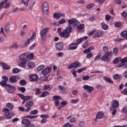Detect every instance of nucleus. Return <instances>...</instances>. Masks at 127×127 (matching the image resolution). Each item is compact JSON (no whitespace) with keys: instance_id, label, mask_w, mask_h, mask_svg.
Listing matches in <instances>:
<instances>
[{"instance_id":"f257e3e1","label":"nucleus","mask_w":127,"mask_h":127,"mask_svg":"<svg viewBox=\"0 0 127 127\" xmlns=\"http://www.w3.org/2000/svg\"><path fill=\"white\" fill-rule=\"evenodd\" d=\"M74 19H69L67 21V22H68V26L64 29L65 34L67 36H69V35H71V33L72 32V24L74 23Z\"/></svg>"},{"instance_id":"f03ea898","label":"nucleus","mask_w":127,"mask_h":127,"mask_svg":"<svg viewBox=\"0 0 127 127\" xmlns=\"http://www.w3.org/2000/svg\"><path fill=\"white\" fill-rule=\"evenodd\" d=\"M49 30V28H46L41 30L40 31V36H41V42H44L46 40V34L48 32Z\"/></svg>"},{"instance_id":"7ed1b4c3","label":"nucleus","mask_w":127,"mask_h":127,"mask_svg":"<svg viewBox=\"0 0 127 127\" xmlns=\"http://www.w3.org/2000/svg\"><path fill=\"white\" fill-rule=\"evenodd\" d=\"M113 55H114V53H113V52L112 51L107 52L105 54V55L103 56L102 58V61H105V62H108V63L110 62V60L109 57H110V56L112 57Z\"/></svg>"},{"instance_id":"20e7f679","label":"nucleus","mask_w":127,"mask_h":127,"mask_svg":"<svg viewBox=\"0 0 127 127\" xmlns=\"http://www.w3.org/2000/svg\"><path fill=\"white\" fill-rule=\"evenodd\" d=\"M10 6V3H7V0H5L0 3V9L1 8H9Z\"/></svg>"},{"instance_id":"39448f33","label":"nucleus","mask_w":127,"mask_h":127,"mask_svg":"<svg viewBox=\"0 0 127 127\" xmlns=\"http://www.w3.org/2000/svg\"><path fill=\"white\" fill-rule=\"evenodd\" d=\"M43 12L44 14H47L49 10V6L47 2H45L42 5Z\"/></svg>"},{"instance_id":"423d86ee","label":"nucleus","mask_w":127,"mask_h":127,"mask_svg":"<svg viewBox=\"0 0 127 127\" xmlns=\"http://www.w3.org/2000/svg\"><path fill=\"white\" fill-rule=\"evenodd\" d=\"M62 30V28L61 27L59 28L58 29V33L59 34V35H60L61 37H62V38H68V37H69V36H70V35L69 36H67L66 35V33H65V30H64V31L61 32Z\"/></svg>"},{"instance_id":"0eeeda50","label":"nucleus","mask_w":127,"mask_h":127,"mask_svg":"<svg viewBox=\"0 0 127 127\" xmlns=\"http://www.w3.org/2000/svg\"><path fill=\"white\" fill-rule=\"evenodd\" d=\"M6 89H7V92H8V93H10V94L14 93V91H15L16 89L14 86L9 84H7L6 85Z\"/></svg>"},{"instance_id":"6e6552de","label":"nucleus","mask_w":127,"mask_h":127,"mask_svg":"<svg viewBox=\"0 0 127 127\" xmlns=\"http://www.w3.org/2000/svg\"><path fill=\"white\" fill-rule=\"evenodd\" d=\"M52 68L50 67H47L46 68L44 69L42 71V74L44 76H46V75L49 74L51 72Z\"/></svg>"},{"instance_id":"1a4fd4ad","label":"nucleus","mask_w":127,"mask_h":127,"mask_svg":"<svg viewBox=\"0 0 127 127\" xmlns=\"http://www.w3.org/2000/svg\"><path fill=\"white\" fill-rule=\"evenodd\" d=\"M80 66V63H79L78 61L75 62V63H73L69 65V66H68L67 69H72V68H77V67H79Z\"/></svg>"},{"instance_id":"9d476101","label":"nucleus","mask_w":127,"mask_h":127,"mask_svg":"<svg viewBox=\"0 0 127 127\" xmlns=\"http://www.w3.org/2000/svg\"><path fill=\"white\" fill-rule=\"evenodd\" d=\"M56 48L58 50H63L64 48V44L63 42H60L56 44Z\"/></svg>"},{"instance_id":"9b49d317","label":"nucleus","mask_w":127,"mask_h":127,"mask_svg":"<svg viewBox=\"0 0 127 127\" xmlns=\"http://www.w3.org/2000/svg\"><path fill=\"white\" fill-rule=\"evenodd\" d=\"M83 88L84 90H87L88 93H91V92L94 90V87L88 85H84Z\"/></svg>"},{"instance_id":"f8f14e48","label":"nucleus","mask_w":127,"mask_h":127,"mask_svg":"<svg viewBox=\"0 0 127 127\" xmlns=\"http://www.w3.org/2000/svg\"><path fill=\"white\" fill-rule=\"evenodd\" d=\"M29 77H30V81L31 82H34L38 80V75L36 74L30 75Z\"/></svg>"},{"instance_id":"ddd939ff","label":"nucleus","mask_w":127,"mask_h":127,"mask_svg":"<svg viewBox=\"0 0 127 127\" xmlns=\"http://www.w3.org/2000/svg\"><path fill=\"white\" fill-rule=\"evenodd\" d=\"M58 88L61 90V94L63 95H66L67 94V91L65 87L62 86V85H59Z\"/></svg>"},{"instance_id":"4468645a","label":"nucleus","mask_w":127,"mask_h":127,"mask_svg":"<svg viewBox=\"0 0 127 127\" xmlns=\"http://www.w3.org/2000/svg\"><path fill=\"white\" fill-rule=\"evenodd\" d=\"M9 83H11V84H14L17 83V79H16V76H11L9 78Z\"/></svg>"},{"instance_id":"2eb2a0df","label":"nucleus","mask_w":127,"mask_h":127,"mask_svg":"<svg viewBox=\"0 0 127 127\" xmlns=\"http://www.w3.org/2000/svg\"><path fill=\"white\" fill-rule=\"evenodd\" d=\"M28 54V53H24L22 55L19 56V61H23L25 60V61H27V59L25 58V56H26Z\"/></svg>"},{"instance_id":"dca6fc26","label":"nucleus","mask_w":127,"mask_h":127,"mask_svg":"<svg viewBox=\"0 0 127 127\" xmlns=\"http://www.w3.org/2000/svg\"><path fill=\"white\" fill-rule=\"evenodd\" d=\"M127 58H124L122 60L121 63L118 64L117 68H121L124 66V63H127Z\"/></svg>"},{"instance_id":"f3484780","label":"nucleus","mask_w":127,"mask_h":127,"mask_svg":"<svg viewBox=\"0 0 127 127\" xmlns=\"http://www.w3.org/2000/svg\"><path fill=\"white\" fill-rule=\"evenodd\" d=\"M61 16H63L64 17L65 16V14L62 13H55L54 14L53 17L56 18V19H59L61 17Z\"/></svg>"},{"instance_id":"a211bd4d","label":"nucleus","mask_w":127,"mask_h":127,"mask_svg":"<svg viewBox=\"0 0 127 127\" xmlns=\"http://www.w3.org/2000/svg\"><path fill=\"white\" fill-rule=\"evenodd\" d=\"M119 101H117V100H114L113 103H112V105L110 107L111 109H117V108H118V107H119Z\"/></svg>"},{"instance_id":"6ab92c4d","label":"nucleus","mask_w":127,"mask_h":127,"mask_svg":"<svg viewBox=\"0 0 127 127\" xmlns=\"http://www.w3.org/2000/svg\"><path fill=\"white\" fill-rule=\"evenodd\" d=\"M22 124L25 126V127H28L29 125H30V121L27 119H23L22 120Z\"/></svg>"},{"instance_id":"aec40b11","label":"nucleus","mask_w":127,"mask_h":127,"mask_svg":"<svg viewBox=\"0 0 127 127\" xmlns=\"http://www.w3.org/2000/svg\"><path fill=\"white\" fill-rule=\"evenodd\" d=\"M103 34H104V32L103 31H101L100 32H97L94 34L93 37V38H97V37H101Z\"/></svg>"},{"instance_id":"412c9836","label":"nucleus","mask_w":127,"mask_h":127,"mask_svg":"<svg viewBox=\"0 0 127 127\" xmlns=\"http://www.w3.org/2000/svg\"><path fill=\"white\" fill-rule=\"evenodd\" d=\"M84 39L85 40H87V39H88V37L85 36V37H83L82 38H80L77 39L76 44H77V45H78V44H80V43H82L83 42V40H84Z\"/></svg>"},{"instance_id":"4be33fe9","label":"nucleus","mask_w":127,"mask_h":127,"mask_svg":"<svg viewBox=\"0 0 127 127\" xmlns=\"http://www.w3.org/2000/svg\"><path fill=\"white\" fill-rule=\"evenodd\" d=\"M27 61L23 60V61H21L19 64V66L21 67L22 68H25L26 65V63Z\"/></svg>"},{"instance_id":"5701e85b","label":"nucleus","mask_w":127,"mask_h":127,"mask_svg":"<svg viewBox=\"0 0 127 127\" xmlns=\"http://www.w3.org/2000/svg\"><path fill=\"white\" fill-rule=\"evenodd\" d=\"M102 118H104V113L102 112H100L97 114L96 119L99 120V119H102Z\"/></svg>"},{"instance_id":"b1692460","label":"nucleus","mask_w":127,"mask_h":127,"mask_svg":"<svg viewBox=\"0 0 127 127\" xmlns=\"http://www.w3.org/2000/svg\"><path fill=\"white\" fill-rule=\"evenodd\" d=\"M33 91H35V95L36 96H38L41 94V91H40V88H34L33 89Z\"/></svg>"},{"instance_id":"393cba45","label":"nucleus","mask_w":127,"mask_h":127,"mask_svg":"<svg viewBox=\"0 0 127 127\" xmlns=\"http://www.w3.org/2000/svg\"><path fill=\"white\" fill-rule=\"evenodd\" d=\"M103 78L105 80V81H106V82H108V83H109L110 84H113V83H114V81H113V80H112L111 78L107 76H104Z\"/></svg>"},{"instance_id":"a878e982","label":"nucleus","mask_w":127,"mask_h":127,"mask_svg":"<svg viewBox=\"0 0 127 127\" xmlns=\"http://www.w3.org/2000/svg\"><path fill=\"white\" fill-rule=\"evenodd\" d=\"M33 106V102L32 101H29L25 104L26 108H30Z\"/></svg>"},{"instance_id":"bb28decb","label":"nucleus","mask_w":127,"mask_h":127,"mask_svg":"<svg viewBox=\"0 0 127 127\" xmlns=\"http://www.w3.org/2000/svg\"><path fill=\"white\" fill-rule=\"evenodd\" d=\"M101 25L102 26L103 29H104V30H107V29H108L109 28V26L108 25L105 24L104 22L101 23Z\"/></svg>"},{"instance_id":"cd10ccee","label":"nucleus","mask_w":127,"mask_h":127,"mask_svg":"<svg viewBox=\"0 0 127 127\" xmlns=\"http://www.w3.org/2000/svg\"><path fill=\"white\" fill-rule=\"evenodd\" d=\"M21 2L25 5V6H28V2H29V0H21Z\"/></svg>"},{"instance_id":"c85d7f7f","label":"nucleus","mask_w":127,"mask_h":127,"mask_svg":"<svg viewBox=\"0 0 127 127\" xmlns=\"http://www.w3.org/2000/svg\"><path fill=\"white\" fill-rule=\"evenodd\" d=\"M18 48V44L17 43H14L9 47L10 49H12V48Z\"/></svg>"},{"instance_id":"c756f323","label":"nucleus","mask_w":127,"mask_h":127,"mask_svg":"<svg viewBox=\"0 0 127 127\" xmlns=\"http://www.w3.org/2000/svg\"><path fill=\"white\" fill-rule=\"evenodd\" d=\"M80 23H79V21L74 20V21H73V27H74L75 28H77L78 26H79Z\"/></svg>"},{"instance_id":"7c9ffc66","label":"nucleus","mask_w":127,"mask_h":127,"mask_svg":"<svg viewBox=\"0 0 127 127\" xmlns=\"http://www.w3.org/2000/svg\"><path fill=\"white\" fill-rule=\"evenodd\" d=\"M3 112H4V115L5 116H7V115L10 114V112H9V109H7V108H4L3 110Z\"/></svg>"},{"instance_id":"2f4dec72","label":"nucleus","mask_w":127,"mask_h":127,"mask_svg":"<svg viewBox=\"0 0 127 127\" xmlns=\"http://www.w3.org/2000/svg\"><path fill=\"white\" fill-rule=\"evenodd\" d=\"M122 60H123V59H122L121 58H116L113 61V63L114 64H118V63L122 61Z\"/></svg>"},{"instance_id":"473e14b6","label":"nucleus","mask_w":127,"mask_h":127,"mask_svg":"<svg viewBox=\"0 0 127 127\" xmlns=\"http://www.w3.org/2000/svg\"><path fill=\"white\" fill-rule=\"evenodd\" d=\"M10 28V24L8 23L5 25L4 29L6 32H7V31H9Z\"/></svg>"},{"instance_id":"72a5a7b5","label":"nucleus","mask_w":127,"mask_h":127,"mask_svg":"<svg viewBox=\"0 0 127 127\" xmlns=\"http://www.w3.org/2000/svg\"><path fill=\"white\" fill-rule=\"evenodd\" d=\"M49 94V92L48 91H45L42 93V95H41L39 97L40 98H44L45 97H46L47 95Z\"/></svg>"},{"instance_id":"f704fd0d","label":"nucleus","mask_w":127,"mask_h":127,"mask_svg":"<svg viewBox=\"0 0 127 127\" xmlns=\"http://www.w3.org/2000/svg\"><path fill=\"white\" fill-rule=\"evenodd\" d=\"M44 67H45V65H44V64H42L40 66H39L37 68V70L36 71L37 72H39V71H41V70H42Z\"/></svg>"},{"instance_id":"c9c22d12","label":"nucleus","mask_w":127,"mask_h":127,"mask_svg":"<svg viewBox=\"0 0 127 127\" xmlns=\"http://www.w3.org/2000/svg\"><path fill=\"white\" fill-rule=\"evenodd\" d=\"M27 65L29 67V68H33L34 67V66H35L34 63H33L32 62L28 63Z\"/></svg>"},{"instance_id":"e433bc0d","label":"nucleus","mask_w":127,"mask_h":127,"mask_svg":"<svg viewBox=\"0 0 127 127\" xmlns=\"http://www.w3.org/2000/svg\"><path fill=\"white\" fill-rule=\"evenodd\" d=\"M110 110L111 112H112V115L115 116L116 115V114H117V109L113 108L111 109V107H110Z\"/></svg>"},{"instance_id":"4c0bfd02","label":"nucleus","mask_w":127,"mask_h":127,"mask_svg":"<svg viewBox=\"0 0 127 127\" xmlns=\"http://www.w3.org/2000/svg\"><path fill=\"white\" fill-rule=\"evenodd\" d=\"M0 85L2 86V87H5L6 88V85H9L8 84H6V82L4 80H2L0 82Z\"/></svg>"},{"instance_id":"58836bf2","label":"nucleus","mask_w":127,"mask_h":127,"mask_svg":"<svg viewBox=\"0 0 127 127\" xmlns=\"http://www.w3.org/2000/svg\"><path fill=\"white\" fill-rule=\"evenodd\" d=\"M78 127H85V122L84 121H80L77 126Z\"/></svg>"},{"instance_id":"ea45409f","label":"nucleus","mask_w":127,"mask_h":127,"mask_svg":"<svg viewBox=\"0 0 127 127\" xmlns=\"http://www.w3.org/2000/svg\"><path fill=\"white\" fill-rule=\"evenodd\" d=\"M33 57H34V54L33 53H31L26 56V58L28 59H33Z\"/></svg>"},{"instance_id":"a19ab883","label":"nucleus","mask_w":127,"mask_h":127,"mask_svg":"<svg viewBox=\"0 0 127 127\" xmlns=\"http://www.w3.org/2000/svg\"><path fill=\"white\" fill-rule=\"evenodd\" d=\"M89 44V41L87 40L82 45L83 48L85 49V48H87L88 47V45Z\"/></svg>"},{"instance_id":"79ce46f5","label":"nucleus","mask_w":127,"mask_h":127,"mask_svg":"<svg viewBox=\"0 0 127 127\" xmlns=\"http://www.w3.org/2000/svg\"><path fill=\"white\" fill-rule=\"evenodd\" d=\"M7 108H9V109H10L11 110H12L13 109V105L11 103H8L6 105Z\"/></svg>"},{"instance_id":"37998d69","label":"nucleus","mask_w":127,"mask_h":127,"mask_svg":"<svg viewBox=\"0 0 127 127\" xmlns=\"http://www.w3.org/2000/svg\"><path fill=\"white\" fill-rule=\"evenodd\" d=\"M27 119H30V120H33L34 119H37V116H31L28 115L27 116Z\"/></svg>"},{"instance_id":"c03bdc74","label":"nucleus","mask_w":127,"mask_h":127,"mask_svg":"<svg viewBox=\"0 0 127 127\" xmlns=\"http://www.w3.org/2000/svg\"><path fill=\"white\" fill-rule=\"evenodd\" d=\"M2 66L3 69H5L6 70H7L8 69H9L10 68V66L7 65L6 64H3Z\"/></svg>"},{"instance_id":"a18cd8bd","label":"nucleus","mask_w":127,"mask_h":127,"mask_svg":"<svg viewBox=\"0 0 127 127\" xmlns=\"http://www.w3.org/2000/svg\"><path fill=\"white\" fill-rule=\"evenodd\" d=\"M121 36L122 37H127V31H124L121 33Z\"/></svg>"},{"instance_id":"49530a36","label":"nucleus","mask_w":127,"mask_h":127,"mask_svg":"<svg viewBox=\"0 0 127 127\" xmlns=\"http://www.w3.org/2000/svg\"><path fill=\"white\" fill-rule=\"evenodd\" d=\"M118 49L117 47H115L114 49H113V54L115 55V56H117V55H118Z\"/></svg>"},{"instance_id":"de8ad7c7","label":"nucleus","mask_w":127,"mask_h":127,"mask_svg":"<svg viewBox=\"0 0 127 127\" xmlns=\"http://www.w3.org/2000/svg\"><path fill=\"white\" fill-rule=\"evenodd\" d=\"M19 84L20 85L24 86V85H26V81L24 79L21 80H20Z\"/></svg>"},{"instance_id":"09e8293b","label":"nucleus","mask_w":127,"mask_h":127,"mask_svg":"<svg viewBox=\"0 0 127 127\" xmlns=\"http://www.w3.org/2000/svg\"><path fill=\"white\" fill-rule=\"evenodd\" d=\"M38 114V111L37 110H34L30 112V115H37Z\"/></svg>"},{"instance_id":"8fccbe9b","label":"nucleus","mask_w":127,"mask_h":127,"mask_svg":"<svg viewBox=\"0 0 127 127\" xmlns=\"http://www.w3.org/2000/svg\"><path fill=\"white\" fill-rule=\"evenodd\" d=\"M80 101V99L79 98H77L76 99H72L70 101V103L76 104V103H78Z\"/></svg>"},{"instance_id":"3c124183","label":"nucleus","mask_w":127,"mask_h":127,"mask_svg":"<svg viewBox=\"0 0 127 127\" xmlns=\"http://www.w3.org/2000/svg\"><path fill=\"white\" fill-rule=\"evenodd\" d=\"M18 90L21 91L22 93H24V92L26 91V89H25V87H19Z\"/></svg>"},{"instance_id":"603ef678","label":"nucleus","mask_w":127,"mask_h":127,"mask_svg":"<svg viewBox=\"0 0 127 127\" xmlns=\"http://www.w3.org/2000/svg\"><path fill=\"white\" fill-rule=\"evenodd\" d=\"M101 57H102V55H97L95 57L94 61H97V60H101Z\"/></svg>"},{"instance_id":"864d4df0","label":"nucleus","mask_w":127,"mask_h":127,"mask_svg":"<svg viewBox=\"0 0 127 127\" xmlns=\"http://www.w3.org/2000/svg\"><path fill=\"white\" fill-rule=\"evenodd\" d=\"M85 27V25L84 24H80L78 26L77 29H83Z\"/></svg>"},{"instance_id":"5fc2aeb1","label":"nucleus","mask_w":127,"mask_h":127,"mask_svg":"<svg viewBox=\"0 0 127 127\" xmlns=\"http://www.w3.org/2000/svg\"><path fill=\"white\" fill-rule=\"evenodd\" d=\"M102 49L104 52H107L109 50V47L108 46H103Z\"/></svg>"},{"instance_id":"6e6d98bb","label":"nucleus","mask_w":127,"mask_h":127,"mask_svg":"<svg viewBox=\"0 0 127 127\" xmlns=\"http://www.w3.org/2000/svg\"><path fill=\"white\" fill-rule=\"evenodd\" d=\"M86 70V67H83L81 68H79V69L76 70V72L77 73H81V72H83V71H85Z\"/></svg>"},{"instance_id":"4d7b16f0","label":"nucleus","mask_w":127,"mask_h":127,"mask_svg":"<svg viewBox=\"0 0 127 127\" xmlns=\"http://www.w3.org/2000/svg\"><path fill=\"white\" fill-rule=\"evenodd\" d=\"M19 71V69L17 68H14L12 70V72H13V74H17V73H18Z\"/></svg>"},{"instance_id":"13d9d810","label":"nucleus","mask_w":127,"mask_h":127,"mask_svg":"<svg viewBox=\"0 0 127 127\" xmlns=\"http://www.w3.org/2000/svg\"><path fill=\"white\" fill-rule=\"evenodd\" d=\"M116 27H120L122 25V23L121 22H116L115 23Z\"/></svg>"},{"instance_id":"bf43d9fd","label":"nucleus","mask_w":127,"mask_h":127,"mask_svg":"<svg viewBox=\"0 0 127 127\" xmlns=\"http://www.w3.org/2000/svg\"><path fill=\"white\" fill-rule=\"evenodd\" d=\"M90 79V76L89 75H85L83 76L82 80H84V81H87Z\"/></svg>"},{"instance_id":"052dcab7","label":"nucleus","mask_w":127,"mask_h":127,"mask_svg":"<svg viewBox=\"0 0 127 127\" xmlns=\"http://www.w3.org/2000/svg\"><path fill=\"white\" fill-rule=\"evenodd\" d=\"M96 2H98L99 4H103L104 1H106V0H95Z\"/></svg>"},{"instance_id":"680f3d73","label":"nucleus","mask_w":127,"mask_h":127,"mask_svg":"<svg viewBox=\"0 0 127 127\" xmlns=\"http://www.w3.org/2000/svg\"><path fill=\"white\" fill-rule=\"evenodd\" d=\"M49 88H50V85H44L43 90L46 91V90H47V89H49Z\"/></svg>"},{"instance_id":"e2e57ef3","label":"nucleus","mask_w":127,"mask_h":127,"mask_svg":"<svg viewBox=\"0 0 127 127\" xmlns=\"http://www.w3.org/2000/svg\"><path fill=\"white\" fill-rule=\"evenodd\" d=\"M66 22V20H65V19L63 18L61 19L60 21H59V23L60 24H63V23H65Z\"/></svg>"},{"instance_id":"0e129e2a","label":"nucleus","mask_w":127,"mask_h":127,"mask_svg":"<svg viewBox=\"0 0 127 127\" xmlns=\"http://www.w3.org/2000/svg\"><path fill=\"white\" fill-rule=\"evenodd\" d=\"M77 121V119L76 117H73L71 118L70 120V123H72V124L74 123H76V121Z\"/></svg>"},{"instance_id":"69168bd1","label":"nucleus","mask_w":127,"mask_h":127,"mask_svg":"<svg viewBox=\"0 0 127 127\" xmlns=\"http://www.w3.org/2000/svg\"><path fill=\"white\" fill-rule=\"evenodd\" d=\"M122 94L123 95H127V88L124 89L122 91Z\"/></svg>"},{"instance_id":"338daca9","label":"nucleus","mask_w":127,"mask_h":127,"mask_svg":"<svg viewBox=\"0 0 127 127\" xmlns=\"http://www.w3.org/2000/svg\"><path fill=\"white\" fill-rule=\"evenodd\" d=\"M127 16V12L126 11H124L122 13V16L123 17H126Z\"/></svg>"},{"instance_id":"774afa93","label":"nucleus","mask_w":127,"mask_h":127,"mask_svg":"<svg viewBox=\"0 0 127 127\" xmlns=\"http://www.w3.org/2000/svg\"><path fill=\"white\" fill-rule=\"evenodd\" d=\"M64 127H72V125L70 124V123H67L64 125Z\"/></svg>"}]
</instances>
